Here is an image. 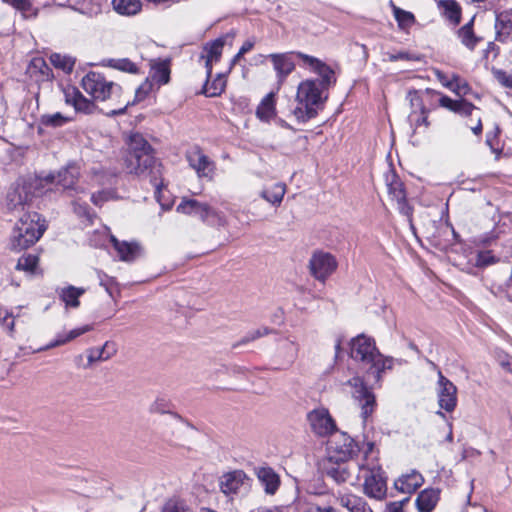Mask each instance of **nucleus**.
Segmentation results:
<instances>
[{
  "instance_id": "f257e3e1",
  "label": "nucleus",
  "mask_w": 512,
  "mask_h": 512,
  "mask_svg": "<svg viewBox=\"0 0 512 512\" xmlns=\"http://www.w3.org/2000/svg\"><path fill=\"white\" fill-rule=\"evenodd\" d=\"M295 55L303 64L317 73L321 80H305L298 85L296 100L297 106L292 114L298 122H307L317 116L328 98L326 91L335 83L334 71L320 59L296 52Z\"/></svg>"
},
{
  "instance_id": "f03ea898",
  "label": "nucleus",
  "mask_w": 512,
  "mask_h": 512,
  "mask_svg": "<svg viewBox=\"0 0 512 512\" xmlns=\"http://www.w3.org/2000/svg\"><path fill=\"white\" fill-rule=\"evenodd\" d=\"M129 153L126 158V168L129 173L136 175L148 174L150 182L155 188V196L158 201L163 186L162 166L153 156V149L140 133H133L128 138Z\"/></svg>"
},
{
  "instance_id": "7ed1b4c3",
  "label": "nucleus",
  "mask_w": 512,
  "mask_h": 512,
  "mask_svg": "<svg viewBox=\"0 0 512 512\" xmlns=\"http://www.w3.org/2000/svg\"><path fill=\"white\" fill-rule=\"evenodd\" d=\"M350 356L359 361L366 373L372 376L378 382L381 379V373L393 366V359L384 357L375 345L374 339L360 334L350 342Z\"/></svg>"
},
{
  "instance_id": "20e7f679",
  "label": "nucleus",
  "mask_w": 512,
  "mask_h": 512,
  "mask_svg": "<svg viewBox=\"0 0 512 512\" xmlns=\"http://www.w3.org/2000/svg\"><path fill=\"white\" fill-rule=\"evenodd\" d=\"M45 230V220L38 213L22 214L12 231L10 248L15 251L27 249L40 239Z\"/></svg>"
},
{
  "instance_id": "39448f33",
  "label": "nucleus",
  "mask_w": 512,
  "mask_h": 512,
  "mask_svg": "<svg viewBox=\"0 0 512 512\" xmlns=\"http://www.w3.org/2000/svg\"><path fill=\"white\" fill-rule=\"evenodd\" d=\"M83 90L96 101H105L112 95H120L121 87L113 81H108L102 74L91 71L82 81Z\"/></svg>"
},
{
  "instance_id": "423d86ee",
  "label": "nucleus",
  "mask_w": 512,
  "mask_h": 512,
  "mask_svg": "<svg viewBox=\"0 0 512 512\" xmlns=\"http://www.w3.org/2000/svg\"><path fill=\"white\" fill-rule=\"evenodd\" d=\"M34 198V186L30 182L18 181L10 187L6 196L8 211L20 216L29 213Z\"/></svg>"
},
{
  "instance_id": "0eeeda50",
  "label": "nucleus",
  "mask_w": 512,
  "mask_h": 512,
  "mask_svg": "<svg viewBox=\"0 0 512 512\" xmlns=\"http://www.w3.org/2000/svg\"><path fill=\"white\" fill-rule=\"evenodd\" d=\"M329 461L347 462L359 451V447L348 434L335 432L328 441Z\"/></svg>"
},
{
  "instance_id": "6e6552de",
  "label": "nucleus",
  "mask_w": 512,
  "mask_h": 512,
  "mask_svg": "<svg viewBox=\"0 0 512 512\" xmlns=\"http://www.w3.org/2000/svg\"><path fill=\"white\" fill-rule=\"evenodd\" d=\"M363 491L366 496L378 501L383 500L387 495V478L381 467L373 466L371 468H364Z\"/></svg>"
},
{
  "instance_id": "1a4fd4ad",
  "label": "nucleus",
  "mask_w": 512,
  "mask_h": 512,
  "mask_svg": "<svg viewBox=\"0 0 512 512\" xmlns=\"http://www.w3.org/2000/svg\"><path fill=\"white\" fill-rule=\"evenodd\" d=\"M348 385L353 388L352 395L361 408V417L366 423L368 418L373 414L376 407V399L360 377H353L348 380Z\"/></svg>"
},
{
  "instance_id": "9d476101",
  "label": "nucleus",
  "mask_w": 512,
  "mask_h": 512,
  "mask_svg": "<svg viewBox=\"0 0 512 512\" xmlns=\"http://www.w3.org/2000/svg\"><path fill=\"white\" fill-rule=\"evenodd\" d=\"M79 176V167L75 164H69L60 169L56 175L51 174L47 176L46 180L60 186L64 191H67L72 195V192H75L76 194L85 192L83 187L77 185Z\"/></svg>"
},
{
  "instance_id": "9b49d317",
  "label": "nucleus",
  "mask_w": 512,
  "mask_h": 512,
  "mask_svg": "<svg viewBox=\"0 0 512 512\" xmlns=\"http://www.w3.org/2000/svg\"><path fill=\"white\" fill-rule=\"evenodd\" d=\"M249 478L242 470H234L223 474L219 480V487L222 493L232 498L242 494L249 489Z\"/></svg>"
},
{
  "instance_id": "f8f14e48",
  "label": "nucleus",
  "mask_w": 512,
  "mask_h": 512,
  "mask_svg": "<svg viewBox=\"0 0 512 512\" xmlns=\"http://www.w3.org/2000/svg\"><path fill=\"white\" fill-rule=\"evenodd\" d=\"M309 266L312 275L316 279L324 282L326 278L335 271L337 262L331 254L318 251L312 255Z\"/></svg>"
},
{
  "instance_id": "ddd939ff",
  "label": "nucleus",
  "mask_w": 512,
  "mask_h": 512,
  "mask_svg": "<svg viewBox=\"0 0 512 512\" xmlns=\"http://www.w3.org/2000/svg\"><path fill=\"white\" fill-rule=\"evenodd\" d=\"M438 404L446 412H452L457 405V388L447 379L441 371H438L437 382Z\"/></svg>"
},
{
  "instance_id": "4468645a",
  "label": "nucleus",
  "mask_w": 512,
  "mask_h": 512,
  "mask_svg": "<svg viewBox=\"0 0 512 512\" xmlns=\"http://www.w3.org/2000/svg\"><path fill=\"white\" fill-rule=\"evenodd\" d=\"M186 158L189 166L195 170L199 178L212 179L215 171V164L200 148L195 147L188 151Z\"/></svg>"
},
{
  "instance_id": "2eb2a0df",
  "label": "nucleus",
  "mask_w": 512,
  "mask_h": 512,
  "mask_svg": "<svg viewBox=\"0 0 512 512\" xmlns=\"http://www.w3.org/2000/svg\"><path fill=\"white\" fill-rule=\"evenodd\" d=\"M307 418L311 429L319 436L330 435L336 430V424L325 408L314 409Z\"/></svg>"
},
{
  "instance_id": "dca6fc26",
  "label": "nucleus",
  "mask_w": 512,
  "mask_h": 512,
  "mask_svg": "<svg viewBox=\"0 0 512 512\" xmlns=\"http://www.w3.org/2000/svg\"><path fill=\"white\" fill-rule=\"evenodd\" d=\"M387 181L389 196L396 202L399 212L410 218L412 215V208L406 201V193L403 183L394 174L391 175V179L387 178Z\"/></svg>"
},
{
  "instance_id": "f3484780",
  "label": "nucleus",
  "mask_w": 512,
  "mask_h": 512,
  "mask_svg": "<svg viewBox=\"0 0 512 512\" xmlns=\"http://www.w3.org/2000/svg\"><path fill=\"white\" fill-rule=\"evenodd\" d=\"M177 211L183 214L199 217L202 221H206L215 211L205 202L195 199L183 198L177 206Z\"/></svg>"
},
{
  "instance_id": "a211bd4d",
  "label": "nucleus",
  "mask_w": 512,
  "mask_h": 512,
  "mask_svg": "<svg viewBox=\"0 0 512 512\" xmlns=\"http://www.w3.org/2000/svg\"><path fill=\"white\" fill-rule=\"evenodd\" d=\"M224 44V39L218 38L212 42L207 43L203 47L200 59L204 60V66L206 68V74L208 78H211L213 63L218 62L222 56Z\"/></svg>"
},
{
  "instance_id": "6ab92c4d",
  "label": "nucleus",
  "mask_w": 512,
  "mask_h": 512,
  "mask_svg": "<svg viewBox=\"0 0 512 512\" xmlns=\"http://www.w3.org/2000/svg\"><path fill=\"white\" fill-rule=\"evenodd\" d=\"M424 482L423 476L416 470L401 475L395 482L396 490L404 494L414 493Z\"/></svg>"
},
{
  "instance_id": "aec40b11",
  "label": "nucleus",
  "mask_w": 512,
  "mask_h": 512,
  "mask_svg": "<svg viewBox=\"0 0 512 512\" xmlns=\"http://www.w3.org/2000/svg\"><path fill=\"white\" fill-rule=\"evenodd\" d=\"M268 57L273 63L279 82L282 83L295 68L292 55L290 53H281L270 54Z\"/></svg>"
},
{
  "instance_id": "412c9836",
  "label": "nucleus",
  "mask_w": 512,
  "mask_h": 512,
  "mask_svg": "<svg viewBox=\"0 0 512 512\" xmlns=\"http://www.w3.org/2000/svg\"><path fill=\"white\" fill-rule=\"evenodd\" d=\"M257 476L267 494L273 495L278 490L280 478L272 468L262 467L257 471Z\"/></svg>"
},
{
  "instance_id": "4be33fe9",
  "label": "nucleus",
  "mask_w": 512,
  "mask_h": 512,
  "mask_svg": "<svg viewBox=\"0 0 512 512\" xmlns=\"http://www.w3.org/2000/svg\"><path fill=\"white\" fill-rule=\"evenodd\" d=\"M338 501L349 512H373L362 497L354 494H340Z\"/></svg>"
},
{
  "instance_id": "5701e85b",
  "label": "nucleus",
  "mask_w": 512,
  "mask_h": 512,
  "mask_svg": "<svg viewBox=\"0 0 512 512\" xmlns=\"http://www.w3.org/2000/svg\"><path fill=\"white\" fill-rule=\"evenodd\" d=\"M439 494L440 491L433 488L421 491L416 499L419 512H432L439 501Z\"/></svg>"
},
{
  "instance_id": "b1692460",
  "label": "nucleus",
  "mask_w": 512,
  "mask_h": 512,
  "mask_svg": "<svg viewBox=\"0 0 512 512\" xmlns=\"http://www.w3.org/2000/svg\"><path fill=\"white\" fill-rule=\"evenodd\" d=\"M66 102L72 104L76 111L86 114H91L96 109L94 102L84 97L81 92L76 89L66 93Z\"/></svg>"
},
{
  "instance_id": "393cba45",
  "label": "nucleus",
  "mask_w": 512,
  "mask_h": 512,
  "mask_svg": "<svg viewBox=\"0 0 512 512\" xmlns=\"http://www.w3.org/2000/svg\"><path fill=\"white\" fill-rule=\"evenodd\" d=\"M496 40L504 42L512 33V11H504L496 16Z\"/></svg>"
},
{
  "instance_id": "a878e982",
  "label": "nucleus",
  "mask_w": 512,
  "mask_h": 512,
  "mask_svg": "<svg viewBox=\"0 0 512 512\" xmlns=\"http://www.w3.org/2000/svg\"><path fill=\"white\" fill-rule=\"evenodd\" d=\"M326 475L337 484H343L350 479L351 472L346 462H331V465L326 468Z\"/></svg>"
},
{
  "instance_id": "bb28decb",
  "label": "nucleus",
  "mask_w": 512,
  "mask_h": 512,
  "mask_svg": "<svg viewBox=\"0 0 512 512\" xmlns=\"http://www.w3.org/2000/svg\"><path fill=\"white\" fill-rule=\"evenodd\" d=\"M285 193L286 186L283 183H275L270 187H265L260 192V197L274 206H279Z\"/></svg>"
},
{
  "instance_id": "cd10ccee",
  "label": "nucleus",
  "mask_w": 512,
  "mask_h": 512,
  "mask_svg": "<svg viewBox=\"0 0 512 512\" xmlns=\"http://www.w3.org/2000/svg\"><path fill=\"white\" fill-rule=\"evenodd\" d=\"M84 293V288L69 285L67 287L62 288L59 291V297L67 307L78 308L80 305L79 297L82 296Z\"/></svg>"
},
{
  "instance_id": "c85d7f7f",
  "label": "nucleus",
  "mask_w": 512,
  "mask_h": 512,
  "mask_svg": "<svg viewBox=\"0 0 512 512\" xmlns=\"http://www.w3.org/2000/svg\"><path fill=\"white\" fill-rule=\"evenodd\" d=\"M256 115L261 121L268 122L275 116L274 93L267 94L259 104Z\"/></svg>"
},
{
  "instance_id": "c756f323",
  "label": "nucleus",
  "mask_w": 512,
  "mask_h": 512,
  "mask_svg": "<svg viewBox=\"0 0 512 512\" xmlns=\"http://www.w3.org/2000/svg\"><path fill=\"white\" fill-rule=\"evenodd\" d=\"M410 101L412 107L419 108L420 110V116L415 119V127L418 128L423 125L428 128L430 125L428 121V113L430 112V109H428L424 104V96H420L417 92H414Z\"/></svg>"
},
{
  "instance_id": "7c9ffc66",
  "label": "nucleus",
  "mask_w": 512,
  "mask_h": 512,
  "mask_svg": "<svg viewBox=\"0 0 512 512\" xmlns=\"http://www.w3.org/2000/svg\"><path fill=\"white\" fill-rule=\"evenodd\" d=\"M114 10L121 15H135L140 12L142 3L140 0H112Z\"/></svg>"
},
{
  "instance_id": "2f4dec72",
  "label": "nucleus",
  "mask_w": 512,
  "mask_h": 512,
  "mask_svg": "<svg viewBox=\"0 0 512 512\" xmlns=\"http://www.w3.org/2000/svg\"><path fill=\"white\" fill-rule=\"evenodd\" d=\"M209 79L210 78L207 77L202 93L208 97L219 96L226 86L225 75L222 73L217 74L216 78L213 79L211 83H209Z\"/></svg>"
},
{
  "instance_id": "473e14b6",
  "label": "nucleus",
  "mask_w": 512,
  "mask_h": 512,
  "mask_svg": "<svg viewBox=\"0 0 512 512\" xmlns=\"http://www.w3.org/2000/svg\"><path fill=\"white\" fill-rule=\"evenodd\" d=\"M111 242L113 243V246L115 250L118 252L121 260L130 261L134 259L135 253L138 249L137 244L120 242L114 236H111Z\"/></svg>"
},
{
  "instance_id": "72a5a7b5",
  "label": "nucleus",
  "mask_w": 512,
  "mask_h": 512,
  "mask_svg": "<svg viewBox=\"0 0 512 512\" xmlns=\"http://www.w3.org/2000/svg\"><path fill=\"white\" fill-rule=\"evenodd\" d=\"M458 37L461 43L469 50H473L479 39L473 32V19L458 30Z\"/></svg>"
},
{
  "instance_id": "f704fd0d",
  "label": "nucleus",
  "mask_w": 512,
  "mask_h": 512,
  "mask_svg": "<svg viewBox=\"0 0 512 512\" xmlns=\"http://www.w3.org/2000/svg\"><path fill=\"white\" fill-rule=\"evenodd\" d=\"M39 258L37 255L24 254L17 262L16 269L26 272L29 275H34L38 270Z\"/></svg>"
},
{
  "instance_id": "c9c22d12",
  "label": "nucleus",
  "mask_w": 512,
  "mask_h": 512,
  "mask_svg": "<svg viewBox=\"0 0 512 512\" xmlns=\"http://www.w3.org/2000/svg\"><path fill=\"white\" fill-rule=\"evenodd\" d=\"M105 65L122 72L138 73L137 65L128 58L108 59L105 61Z\"/></svg>"
},
{
  "instance_id": "e433bc0d",
  "label": "nucleus",
  "mask_w": 512,
  "mask_h": 512,
  "mask_svg": "<svg viewBox=\"0 0 512 512\" xmlns=\"http://www.w3.org/2000/svg\"><path fill=\"white\" fill-rule=\"evenodd\" d=\"M393 15L402 30H407L415 23L414 15L392 4Z\"/></svg>"
},
{
  "instance_id": "4c0bfd02",
  "label": "nucleus",
  "mask_w": 512,
  "mask_h": 512,
  "mask_svg": "<svg viewBox=\"0 0 512 512\" xmlns=\"http://www.w3.org/2000/svg\"><path fill=\"white\" fill-rule=\"evenodd\" d=\"M423 96L429 97L431 99L436 96H439V100H438L439 105L443 108H446V109L454 112V113L456 112L458 104L460 102V100H453L450 97L443 95L440 92L435 91L433 89H429V88L423 92Z\"/></svg>"
},
{
  "instance_id": "58836bf2",
  "label": "nucleus",
  "mask_w": 512,
  "mask_h": 512,
  "mask_svg": "<svg viewBox=\"0 0 512 512\" xmlns=\"http://www.w3.org/2000/svg\"><path fill=\"white\" fill-rule=\"evenodd\" d=\"M441 5L446 17L454 24H458L461 18V9L458 3L455 0H444L441 1Z\"/></svg>"
},
{
  "instance_id": "ea45409f",
  "label": "nucleus",
  "mask_w": 512,
  "mask_h": 512,
  "mask_svg": "<svg viewBox=\"0 0 512 512\" xmlns=\"http://www.w3.org/2000/svg\"><path fill=\"white\" fill-rule=\"evenodd\" d=\"M162 512H195V510L184 500L172 498L164 504Z\"/></svg>"
},
{
  "instance_id": "a19ab883",
  "label": "nucleus",
  "mask_w": 512,
  "mask_h": 512,
  "mask_svg": "<svg viewBox=\"0 0 512 512\" xmlns=\"http://www.w3.org/2000/svg\"><path fill=\"white\" fill-rule=\"evenodd\" d=\"M50 61L56 68H59L67 73L73 70L75 64V61L71 57L58 53L52 54L50 56Z\"/></svg>"
},
{
  "instance_id": "79ce46f5",
  "label": "nucleus",
  "mask_w": 512,
  "mask_h": 512,
  "mask_svg": "<svg viewBox=\"0 0 512 512\" xmlns=\"http://www.w3.org/2000/svg\"><path fill=\"white\" fill-rule=\"evenodd\" d=\"M41 124L50 127H60L67 122V118L61 113L45 114L41 117Z\"/></svg>"
},
{
  "instance_id": "37998d69",
  "label": "nucleus",
  "mask_w": 512,
  "mask_h": 512,
  "mask_svg": "<svg viewBox=\"0 0 512 512\" xmlns=\"http://www.w3.org/2000/svg\"><path fill=\"white\" fill-rule=\"evenodd\" d=\"M72 205L73 211L78 217L84 218L88 222H92L94 214L91 212L86 202H81L79 199H77L73 201Z\"/></svg>"
},
{
  "instance_id": "c03bdc74",
  "label": "nucleus",
  "mask_w": 512,
  "mask_h": 512,
  "mask_svg": "<svg viewBox=\"0 0 512 512\" xmlns=\"http://www.w3.org/2000/svg\"><path fill=\"white\" fill-rule=\"evenodd\" d=\"M452 81V88H450V91H452L456 95H466L470 90L468 83L465 80H463L458 74H452Z\"/></svg>"
},
{
  "instance_id": "a18cd8bd",
  "label": "nucleus",
  "mask_w": 512,
  "mask_h": 512,
  "mask_svg": "<svg viewBox=\"0 0 512 512\" xmlns=\"http://www.w3.org/2000/svg\"><path fill=\"white\" fill-rule=\"evenodd\" d=\"M29 70L31 73L38 71L43 76V78L50 77V68L45 60L41 57H36L31 61Z\"/></svg>"
},
{
  "instance_id": "49530a36",
  "label": "nucleus",
  "mask_w": 512,
  "mask_h": 512,
  "mask_svg": "<svg viewBox=\"0 0 512 512\" xmlns=\"http://www.w3.org/2000/svg\"><path fill=\"white\" fill-rule=\"evenodd\" d=\"M497 262V258L491 251H479L475 257V265L477 267H486Z\"/></svg>"
},
{
  "instance_id": "de8ad7c7",
  "label": "nucleus",
  "mask_w": 512,
  "mask_h": 512,
  "mask_svg": "<svg viewBox=\"0 0 512 512\" xmlns=\"http://www.w3.org/2000/svg\"><path fill=\"white\" fill-rule=\"evenodd\" d=\"M91 329H92V327L90 325H85L83 327L73 329V330H71L69 333H67L65 335L59 334L55 340L56 341H63V345H64L67 342H69V341H71V340L81 336L82 334L90 331Z\"/></svg>"
},
{
  "instance_id": "09e8293b",
  "label": "nucleus",
  "mask_w": 512,
  "mask_h": 512,
  "mask_svg": "<svg viewBox=\"0 0 512 512\" xmlns=\"http://www.w3.org/2000/svg\"><path fill=\"white\" fill-rule=\"evenodd\" d=\"M268 333H269V330L267 328H261V329L251 331V332L247 333L239 342L235 343L233 345V347L236 348L240 345L247 344V343L254 341L264 335H267Z\"/></svg>"
},
{
  "instance_id": "8fccbe9b",
  "label": "nucleus",
  "mask_w": 512,
  "mask_h": 512,
  "mask_svg": "<svg viewBox=\"0 0 512 512\" xmlns=\"http://www.w3.org/2000/svg\"><path fill=\"white\" fill-rule=\"evenodd\" d=\"M169 75H170V71H169V68L164 65V64H161L159 65L155 71H154V74L152 75V78L154 81H156L159 85H163V84H166L168 83L169 81Z\"/></svg>"
},
{
  "instance_id": "3c124183",
  "label": "nucleus",
  "mask_w": 512,
  "mask_h": 512,
  "mask_svg": "<svg viewBox=\"0 0 512 512\" xmlns=\"http://www.w3.org/2000/svg\"><path fill=\"white\" fill-rule=\"evenodd\" d=\"M474 112H479V109L472 103L468 102L467 100L461 99L455 113L460 114L462 116L475 117Z\"/></svg>"
},
{
  "instance_id": "603ef678",
  "label": "nucleus",
  "mask_w": 512,
  "mask_h": 512,
  "mask_svg": "<svg viewBox=\"0 0 512 512\" xmlns=\"http://www.w3.org/2000/svg\"><path fill=\"white\" fill-rule=\"evenodd\" d=\"M0 324L6 328L8 332L14 330V317L6 309L0 308Z\"/></svg>"
},
{
  "instance_id": "864d4df0",
  "label": "nucleus",
  "mask_w": 512,
  "mask_h": 512,
  "mask_svg": "<svg viewBox=\"0 0 512 512\" xmlns=\"http://www.w3.org/2000/svg\"><path fill=\"white\" fill-rule=\"evenodd\" d=\"M493 75L500 84L507 88H512V73L508 74L503 70L493 69Z\"/></svg>"
},
{
  "instance_id": "5fc2aeb1",
  "label": "nucleus",
  "mask_w": 512,
  "mask_h": 512,
  "mask_svg": "<svg viewBox=\"0 0 512 512\" xmlns=\"http://www.w3.org/2000/svg\"><path fill=\"white\" fill-rule=\"evenodd\" d=\"M152 89V83L148 80L142 83L137 90L135 91V100L134 102H140L146 98V96L150 93Z\"/></svg>"
},
{
  "instance_id": "6e6d98bb",
  "label": "nucleus",
  "mask_w": 512,
  "mask_h": 512,
  "mask_svg": "<svg viewBox=\"0 0 512 512\" xmlns=\"http://www.w3.org/2000/svg\"><path fill=\"white\" fill-rule=\"evenodd\" d=\"M87 359L88 363L85 368L91 366L93 363L97 361H105L104 356L102 355L100 348H90L87 350Z\"/></svg>"
},
{
  "instance_id": "4d7b16f0",
  "label": "nucleus",
  "mask_w": 512,
  "mask_h": 512,
  "mask_svg": "<svg viewBox=\"0 0 512 512\" xmlns=\"http://www.w3.org/2000/svg\"><path fill=\"white\" fill-rule=\"evenodd\" d=\"M102 355L104 356L105 361L114 356L117 352V345L114 342L107 341L100 348Z\"/></svg>"
},
{
  "instance_id": "13d9d810",
  "label": "nucleus",
  "mask_w": 512,
  "mask_h": 512,
  "mask_svg": "<svg viewBox=\"0 0 512 512\" xmlns=\"http://www.w3.org/2000/svg\"><path fill=\"white\" fill-rule=\"evenodd\" d=\"M307 512H339L332 506H320L318 504H311L307 509Z\"/></svg>"
},
{
  "instance_id": "bf43d9fd",
  "label": "nucleus",
  "mask_w": 512,
  "mask_h": 512,
  "mask_svg": "<svg viewBox=\"0 0 512 512\" xmlns=\"http://www.w3.org/2000/svg\"><path fill=\"white\" fill-rule=\"evenodd\" d=\"M437 80L447 89L450 90L452 88V77L448 78L443 72L437 70L436 73Z\"/></svg>"
},
{
  "instance_id": "052dcab7",
  "label": "nucleus",
  "mask_w": 512,
  "mask_h": 512,
  "mask_svg": "<svg viewBox=\"0 0 512 512\" xmlns=\"http://www.w3.org/2000/svg\"><path fill=\"white\" fill-rule=\"evenodd\" d=\"M108 199V193L107 192H99L97 194H92L91 201L96 206H101L103 202H105Z\"/></svg>"
},
{
  "instance_id": "680f3d73",
  "label": "nucleus",
  "mask_w": 512,
  "mask_h": 512,
  "mask_svg": "<svg viewBox=\"0 0 512 512\" xmlns=\"http://www.w3.org/2000/svg\"><path fill=\"white\" fill-rule=\"evenodd\" d=\"M388 59L391 62H395L398 60H412L414 58L407 52H399L397 54H388Z\"/></svg>"
},
{
  "instance_id": "e2e57ef3",
  "label": "nucleus",
  "mask_w": 512,
  "mask_h": 512,
  "mask_svg": "<svg viewBox=\"0 0 512 512\" xmlns=\"http://www.w3.org/2000/svg\"><path fill=\"white\" fill-rule=\"evenodd\" d=\"M249 512H288V511H287V508H285V507H278V506L263 507L262 506V507L252 509Z\"/></svg>"
},
{
  "instance_id": "0e129e2a",
  "label": "nucleus",
  "mask_w": 512,
  "mask_h": 512,
  "mask_svg": "<svg viewBox=\"0 0 512 512\" xmlns=\"http://www.w3.org/2000/svg\"><path fill=\"white\" fill-rule=\"evenodd\" d=\"M61 345H63V341L53 340L50 343H48L47 345L33 350V353L46 351V350H49V349H52V348H55V347H58V346H61Z\"/></svg>"
},
{
  "instance_id": "69168bd1",
  "label": "nucleus",
  "mask_w": 512,
  "mask_h": 512,
  "mask_svg": "<svg viewBox=\"0 0 512 512\" xmlns=\"http://www.w3.org/2000/svg\"><path fill=\"white\" fill-rule=\"evenodd\" d=\"M475 119H476V124H475V126L471 127V130L475 135H480L482 133V121H481V116L479 113H477L475 115Z\"/></svg>"
},
{
  "instance_id": "338daca9",
  "label": "nucleus",
  "mask_w": 512,
  "mask_h": 512,
  "mask_svg": "<svg viewBox=\"0 0 512 512\" xmlns=\"http://www.w3.org/2000/svg\"><path fill=\"white\" fill-rule=\"evenodd\" d=\"M496 138H497V133H488L486 135V144L491 148V150L493 152L497 151V148L494 147L495 146L494 142H495Z\"/></svg>"
},
{
  "instance_id": "774afa93",
  "label": "nucleus",
  "mask_w": 512,
  "mask_h": 512,
  "mask_svg": "<svg viewBox=\"0 0 512 512\" xmlns=\"http://www.w3.org/2000/svg\"><path fill=\"white\" fill-rule=\"evenodd\" d=\"M254 47V42L251 40H247L243 43L241 48L239 49L240 55H244L249 52Z\"/></svg>"
}]
</instances>
